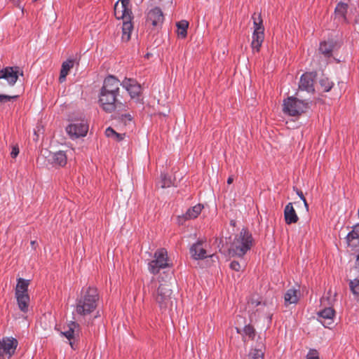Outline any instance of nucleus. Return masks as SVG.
<instances>
[{"mask_svg":"<svg viewBox=\"0 0 359 359\" xmlns=\"http://www.w3.org/2000/svg\"><path fill=\"white\" fill-rule=\"evenodd\" d=\"M348 247L353 254L355 255L356 265L359 266V223L354 226L346 236Z\"/></svg>","mask_w":359,"mask_h":359,"instance_id":"obj_6","label":"nucleus"},{"mask_svg":"<svg viewBox=\"0 0 359 359\" xmlns=\"http://www.w3.org/2000/svg\"><path fill=\"white\" fill-rule=\"evenodd\" d=\"M18 97V95L11 96V95H1L0 94V104L4 103L6 102H9L12 100H15Z\"/></svg>","mask_w":359,"mask_h":359,"instance_id":"obj_35","label":"nucleus"},{"mask_svg":"<svg viewBox=\"0 0 359 359\" xmlns=\"http://www.w3.org/2000/svg\"><path fill=\"white\" fill-rule=\"evenodd\" d=\"M38 0H34V1H37Z\"/></svg>","mask_w":359,"mask_h":359,"instance_id":"obj_48","label":"nucleus"},{"mask_svg":"<svg viewBox=\"0 0 359 359\" xmlns=\"http://www.w3.org/2000/svg\"><path fill=\"white\" fill-rule=\"evenodd\" d=\"M163 20L164 16L163 12L158 7H154L147 13V21L151 23L154 27L161 26Z\"/></svg>","mask_w":359,"mask_h":359,"instance_id":"obj_11","label":"nucleus"},{"mask_svg":"<svg viewBox=\"0 0 359 359\" xmlns=\"http://www.w3.org/2000/svg\"><path fill=\"white\" fill-rule=\"evenodd\" d=\"M172 290L168 284H161L154 295L156 304L161 311L171 309L172 307Z\"/></svg>","mask_w":359,"mask_h":359,"instance_id":"obj_4","label":"nucleus"},{"mask_svg":"<svg viewBox=\"0 0 359 359\" xmlns=\"http://www.w3.org/2000/svg\"><path fill=\"white\" fill-rule=\"evenodd\" d=\"M133 27L131 22V20H123V27H122V39L128 41L130 39V33Z\"/></svg>","mask_w":359,"mask_h":359,"instance_id":"obj_28","label":"nucleus"},{"mask_svg":"<svg viewBox=\"0 0 359 359\" xmlns=\"http://www.w3.org/2000/svg\"><path fill=\"white\" fill-rule=\"evenodd\" d=\"M15 298L17 299L19 309L23 313H27L29 310L30 301L29 295L28 294H18L15 295Z\"/></svg>","mask_w":359,"mask_h":359,"instance_id":"obj_25","label":"nucleus"},{"mask_svg":"<svg viewBox=\"0 0 359 359\" xmlns=\"http://www.w3.org/2000/svg\"><path fill=\"white\" fill-rule=\"evenodd\" d=\"M336 47V42L332 41H323L320 43L319 52L325 57L329 58L332 55V52Z\"/></svg>","mask_w":359,"mask_h":359,"instance_id":"obj_21","label":"nucleus"},{"mask_svg":"<svg viewBox=\"0 0 359 359\" xmlns=\"http://www.w3.org/2000/svg\"><path fill=\"white\" fill-rule=\"evenodd\" d=\"M118 95L115 93L100 90L99 102L104 111L111 113L115 110L118 102Z\"/></svg>","mask_w":359,"mask_h":359,"instance_id":"obj_7","label":"nucleus"},{"mask_svg":"<svg viewBox=\"0 0 359 359\" xmlns=\"http://www.w3.org/2000/svg\"><path fill=\"white\" fill-rule=\"evenodd\" d=\"M29 281V280L19 278L15 290V295L28 294Z\"/></svg>","mask_w":359,"mask_h":359,"instance_id":"obj_26","label":"nucleus"},{"mask_svg":"<svg viewBox=\"0 0 359 359\" xmlns=\"http://www.w3.org/2000/svg\"><path fill=\"white\" fill-rule=\"evenodd\" d=\"M284 217L287 224H291L297 222L299 217L293 208L292 203H289L285 207Z\"/></svg>","mask_w":359,"mask_h":359,"instance_id":"obj_19","label":"nucleus"},{"mask_svg":"<svg viewBox=\"0 0 359 359\" xmlns=\"http://www.w3.org/2000/svg\"><path fill=\"white\" fill-rule=\"evenodd\" d=\"M121 86L126 89L132 98L139 96L141 86L134 79H125L121 83Z\"/></svg>","mask_w":359,"mask_h":359,"instance_id":"obj_14","label":"nucleus"},{"mask_svg":"<svg viewBox=\"0 0 359 359\" xmlns=\"http://www.w3.org/2000/svg\"><path fill=\"white\" fill-rule=\"evenodd\" d=\"M233 182V177L232 176L229 177L227 179V184H231Z\"/></svg>","mask_w":359,"mask_h":359,"instance_id":"obj_46","label":"nucleus"},{"mask_svg":"<svg viewBox=\"0 0 359 359\" xmlns=\"http://www.w3.org/2000/svg\"><path fill=\"white\" fill-rule=\"evenodd\" d=\"M300 292L299 290L290 288L287 290L284 296L285 305L297 303L299 297Z\"/></svg>","mask_w":359,"mask_h":359,"instance_id":"obj_23","label":"nucleus"},{"mask_svg":"<svg viewBox=\"0 0 359 359\" xmlns=\"http://www.w3.org/2000/svg\"><path fill=\"white\" fill-rule=\"evenodd\" d=\"M252 359H264V353L262 351L255 349L252 353Z\"/></svg>","mask_w":359,"mask_h":359,"instance_id":"obj_37","label":"nucleus"},{"mask_svg":"<svg viewBox=\"0 0 359 359\" xmlns=\"http://www.w3.org/2000/svg\"><path fill=\"white\" fill-rule=\"evenodd\" d=\"M67 330L62 332L61 334L69 340V344L72 348H74L73 343L71 341V340L74 339L76 335L79 334L80 326L76 322L70 321L67 324Z\"/></svg>","mask_w":359,"mask_h":359,"instance_id":"obj_18","label":"nucleus"},{"mask_svg":"<svg viewBox=\"0 0 359 359\" xmlns=\"http://www.w3.org/2000/svg\"><path fill=\"white\" fill-rule=\"evenodd\" d=\"M52 161L55 165L63 167L67 164V158L64 151H60L53 154Z\"/></svg>","mask_w":359,"mask_h":359,"instance_id":"obj_27","label":"nucleus"},{"mask_svg":"<svg viewBox=\"0 0 359 359\" xmlns=\"http://www.w3.org/2000/svg\"><path fill=\"white\" fill-rule=\"evenodd\" d=\"M123 118H126V119H128L129 121H131L132 120V116L129 114H122L121 115V119L123 120Z\"/></svg>","mask_w":359,"mask_h":359,"instance_id":"obj_45","label":"nucleus"},{"mask_svg":"<svg viewBox=\"0 0 359 359\" xmlns=\"http://www.w3.org/2000/svg\"><path fill=\"white\" fill-rule=\"evenodd\" d=\"M306 359H319L318 351L316 349H311L306 355Z\"/></svg>","mask_w":359,"mask_h":359,"instance_id":"obj_36","label":"nucleus"},{"mask_svg":"<svg viewBox=\"0 0 359 359\" xmlns=\"http://www.w3.org/2000/svg\"><path fill=\"white\" fill-rule=\"evenodd\" d=\"M252 234L245 229H243L231 243L229 253L233 256L243 257L252 246Z\"/></svg>","mask_w":359,"mask_h":359,"instance_id":"obj_2","label":"nucleus"},{"mask_svg":"<svg viewBox=\"0 0 359 359\" xmlns=\"http://www.w3.org/2000/svg\"><path fill=\"white\" fill-rule=\"evenodd\" d=\"M189 23L187 20H181L177 23V33L182 38H185L187 35V28Z\"/></svg>","mask_w":359,"mask_h":359,"instance_id":"obj_29","label":"nucleus"},{"mask_svg":"<svg viewBox=\"0 0 359 359\" xmlns=\"http://www.w3.org/2000/svg\"><path fill=\"white\" fill-rule=\"evenodd\" d=\"M121 3V6L125 8H129L130 0H119Z\"/></svg>","mask_w":359,"mask_h":359,"instance_id":"obj_42","label":"nucleus"},{"mask_svg":"<svg viewBox=\"0 0 359 359\" xmlns=\"http://www.w3.org/2000/svg\"><path fill=\"white\" fill-rule=\"evenodd\" d=\"M207 243L203 240H198L196 243H194L189 250L191 257L196 259H204L209 257L206 250Z\"/></svg>","mask_w":359,"mask_h":359,"instance_id":"obj_10","label":"nucleus"},{"mask_svg":"<svg viewBox=\"0 0 359 359\" xmlns=\"http://www.w3.org/2000/svg\"><path fill=\"white\" fill-rule=\"evenodd\" d=\"M309 108V102L294 97H289L284 100L283 111L292 116H297L304 113Z\"/></svg>","mask_w":359,"mask_h":359,"instance_id":"obj_3","label":"nucleus"},{"mask_svg":"<svg viewBox=\"0 0 359 359\" xmlns=\"http://www.w3.org/2000/svg\"><path fill=\"white\" fill-rule=\"evenodd\" d=\"M172 184L171 178L168 177L166 175H161V181L160 186L161 188L170 187Z\"/></svg>","mask_w":359,"mask_h":359,"instance_id":"obj_32","label":"nucleus"},{"mask_svg":"<svg viewBox=\"0 0 359 359\" xmlns=\"http://www.w3.org/2000/svg\"><path fill=\"white\" fill-rule=\"evenodd\" d=\"M254 27H255V29L258 27H264L262 26V20L261 18L260 15H258L257 19L254 18Z\"/></svg>","mask_w":359,"mask_h":359,"instance_id":"obj_40","label":"nucleus"},{"mask_svg":"<svg viewBox=\"0 0 359 359\" xmlns=\"http://www.w3.org/2000/svg\"><path fill=\"white\" fill-rule=\"evenodd\" d=\"M99 299L97 290L95 287H88L86 291L82 290L80 297L76 300L75 313L78 320L85 318L93 312L97 307Z\"/></svg>","mask_w":359,"mask_h":359,"instance_id":"obj_1","label":"nucleus"},{"mask_svg":"<svg viewBox=\"0 0 359 359\" xmlns=\"http://www.w3.org/2000/svg\"><path fill=\"white\" fill-rule=\"evenodd\" d=\"M120 86H121V83L118 79L114 76L109 75L104 80L101 90L118 95Z\"/></svg>","mask_w":359,"mask_h":359,"instance_id":"obj_12","label":"nucleus"},{"mask_svg":"<svg viewBox=\"0 0 359 359\" xmlns=\"http://www.w3.org/2000/svg\"><path fill=\"white\" fill-rule=\"evenodd\" d=\"M66 131L72 139L85 137L88 131V125L85 120L69 124Z\"/></svg>","mask_w":359,"mask_h":359,"instance_id":"obj_8","label":"nucleus"},{"mask_svg":"<svg viewBox=\"0 0 359 359\" xmlns=\"http://www.w3.org/2000/svg\"><path fill=\"white\" fill-rule=\"evenodd\" d=\"M19 154V148L17 145L15 146H13L12 147V150H11V156L13 158H15L17 157V156Z\"/></svg>","mask_w":359,"mask_h":359,"instance_id":"obj_41","label":"nucleus"},{"mask_svg":"<svg viewBox=\"0 0 359 359\" xmlns=\"http://www.w3.org/2000/svg\"><path fill=\"white\" fill-rule=\"evenodd\" d=\"M319 83H320L323 90L325 92L330 91L333 86V83L331 82L327 78H325V77L321 78L319 80Z\"/></svg>","mask_w":359,"mask_h":359,"instance_id":"obj_30","label":"nucleus"},{"mask_svg":"<svg viewBox=\"0 0 359 359\" xmlns=\"http://www.w3.org/2000/svg\"><path fill=\"white\" fill-rule=\"evenodd\" d=\"M348 5L344 2H339L334 9V15L337 18L342 22L348 23V21L346 18Z\"/></svg>","mask_w":359,"mask_h":359,"instance_id":"obj_20","label":"nucleus"},{"mask_svg":"<svg viewBox=\"0 0 359 359\" xmlns=\"http://www.w3.org/2000/svg\"><path fill=\"white\" fill-rule=\"evenodd\" d=\"M116 131L111 127H108L105 130V135L108 137L114 138Z\"/></svg>","mask_w":359,"mask_h":359,"instance_id":"obj_39","label":"nucleus"},{"mask_svg":"<svg viewBox=\"0 0 359 359\" xmlns=\"http://www.w3.org/2000/svg\"><path fill=\"white\" fill-rule=\"evenodd\" d=\"M114 15L117 19L131 20L132 11L118 5V1L114 5Z\"/></svg>","mask_w":359,"mask_h":359,"instance_id":"obj_22","label":"nucleus"},{"mask_svg":"<svg viewBox=\"0 0 359 359\" xmlns=\"http://www.w3.org/2000/svg\"><path fill=\"white\" fill-rule=\"evenodd\" d=\"M294 190L296 191L297 194L299 196V197L303 201L304 207L306 208V211L308 212L309 211V205H308L306 200L303 194V192L302 191H300L299 189H295V188H294Z\"/></svg>","mask_w":359,"mask_h":359,"instance_id":"obj_34","label":"nucleus"},{"mask_svg":"<svg viewBox=\"0 0 359 359\" xmlns=\"http://www.w3.org/2000/svg\"><path fill=\"white\" fill-rule=\"evenodd\" d=\"M32 243V245H34L35 241H32V243Z\"/></svg>","mask_w":359,"mask_h":359,"instance_id":"obj_47","label":"nucleus"},{"mask_svg":"<svg viewBox=\"0 0 359 359\" xmlns=\"http://www.w3.org/2000/svg\"><path fill=\"white\" fill-rule=\"evenodd\" d=\"M264 27H258L254 30L251 43V47L254 51H259L264 39Z\"/></svg>","mask_w":359,"mask_h":359,"instance_id":"obj_16","label":"nucleus"},{"mask_svg":"<svg viewBox=\"0 0 359 359\" xmlns=\"http://www.w3.org/2000/svg\"><path fill=\"white\" fill-rule=\"evenodd\" d=\"M335 311L332 307H328L318 312L320 321L324 327H327L333 323Z\"/></svg>","mask_w":359,"mask_h":359,"instance_id":"obj_15","label":"nucleus"},{"mask_svg":"<svg viewBox=\"0 0 359 359\" xmlns=\"http://www.w3.org/2000/svg\"><path fill=\"white\" fill-rule=\"evenodd\" d=\"M123 135H124L123 134L116 133L115 137L114 139L117 141H121L123 139Z\"/></svg>","mask_w":359,"mask_h":359,"instance_id":"obj_43","label":"nucleus"},{"mask_svg":"<svg viewBox=\"0 0 359 359\" xmlns=\"http://www.w3.org/2000/svg\"><path fill=\"white\" fill-rule=\"evenodd\" d=\"M203 208V205H201V203H198L189 208L185 212V214L178 217L179 222L182 223V221L194 219L196 218L201 212Z\"/></svg>","mask_w":359,"mask_h":359,"instance_id":"obj_17","label":"nucleus"},{"mask_svg":"<svg viewBox=\"0 0 359 359\" xmlns=\"http://www.w3.org/2000/svg\"><path fill=\"white\" fill-rule=\"evenodd\" d=\"M230 268L236 271H239L241 269V265L237 261H232L230 264Z\"/></svg>","mask_w":359,"mask_h":359,"instance_id":"obj_38","label":"nucleus"},{"mask_svg":"<svg viewBox=\"0 0 359 359\" xmlns=\"http://www.w3.org/2000/svg\"><path fill=\"white\" fill-rule=\"evenodd\" d=\"M349 287L353 294L359 298V279L355 278L350 280Z\"/></svg>","mask_w":359,"mask_h":359,"instance_id":"obj_31","label":"nucleus"},{"mask_svg":"<svg viewBox=\"0 0 359 359\" xmlns=\"http://www.w3.org/2000/svg\"><path fill=\"white\" fill-rule=\"evenodd\" d=\"M74 59H68L62 62L59 77V81L60 83H62L66 80V77L68 75L69 70L74 67Z\"/></svg>","mask_w":359,"mask_h":359,"instance_id":"obj_24","label":"nucleus"},{"mask_svg":"<svg viewBox=\"0 0 359 359\" xmlns=\"http://www.w3.org/2000/svg\"><path fill=\"white\" fill-rule=\"evenodd\" d=\"M355 29L359 33V15L355 20Z\"/></svg>","mask_w":359,"mask_h":359,"instance_id":"obj_44","label":"nucleus"},{"mask_svg":"<svg viewBox=\"0 0 359 359\" xmlns=\"http://www.w3.org/2000/svg\"><path fill=\"white\" fill-rule=\"evenodd\" d=\"M314 78L315 75L311 72L303 74L299 81V89L302 90H306L309 93H313Z\"/></svg>","mask_w":359,"mask_h":359,"instance_id":"obj_13","label":"nucleus"},{"mask_svg":"<svg viewBox=\"0 0 359 359\" xmlns=\"http://www.w3.org/2000/svg\"><path fill=\"white\" fill-rule=\"evenodd\" d=\"M243 332L245 334L251 339H253L255 337V330L250 325H245L243 329Z\"/></svg>","mask_w":359,"mask_h":359,"instance_id":"obj_33","label":"nucleus"},{"mask_svg":"<svg viewBox=\"0 0 359 359\" xmlns=\"http://www.w3.org/2000/svg\"><path fill=\"white\" fill-rule=\"evenodd\" d=\"M18 344V341L14 338L0 339V359H5V355L10 358L15 353Z\"/></svg>","mask_w":359,"mask_h":359,"instance_id":"obj_9","label":"nucleus"},{"mask_svg":"<svg viewBox=\"0 0 359 359\" xmlns=\"http://www.w3.org/2000/svg\"><path fill=\"white\" fill-rule=\"evenodd\" d=\"M169 266L167 250L161 248L154 252V259L149 262L148 269L150 273L157 274L161 269Z\"/></svg>","mask_w":359,"mask_h":359,"instance_id":"obj_5","label":"nucleus"}]
</instances>
